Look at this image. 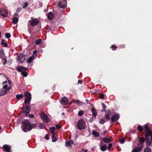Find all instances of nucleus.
Instances as JSON below:
<instances>
[{
	"instance_id": "nucleus-50",
	"label": "nucleus",
	"mask_w": 152,
	"mask_h": 152,
	"mask_svg": "<svg viewBox=\"0 0 152 152\" xmlns=\"http://www.w3.org/2000/svg\"><path fill=\"white\" fill-rule=\"evenodd\" d=\"M56 128L58 129H60L61 128V127L59 125H58L57 124L56 125Z\"/></svg>"
},
{
	"instance_id": "nucleus-51",
	"label": "nucleus",
	"mask_w": 152,
	"mask_h": 152,
	"mask_svg": "<svg viewBox=\"0 0 152 152\" xmlns=\"http://www.w3.org/2000/svg\"><path fill=\"white\" fill-rule=\"evenodd\" d=\"M3 60H4V63H3V64H4V65H5V64H6V58H3Z\"/></svg>"
},
{
	"instance_id": "nucleus-43",
	"label": "nucleus",
	"mask_w": 152,
	"mask_h": 152,
	"mask_svg": "<svg viewBox=\"0 0 152 152\" xmlns=\"http://www.w3.org/2000/svg\"><path fill=\"white\" fill-rule=\"evenodd\" d=\"M12 88V86H9V87L7 88V89L6 90L7 91V92L8 94L9 93V90Z\"/></svg>"
},
{
	"instance_id": "nucleus-62",
	"label": "nucleus",
	"mask_w": 152,
	"mask_h": 152,
	"mask_svg": "<svg viewBox=\"0 0 152 152\" xmlns=\"http://www.w3.org/2000/svg\"><path fill=\"white\" fill-rule=\"evenodd\" d=\"M106 132H107V131H104V133H104V135L106 133Z\"/></svg>"
},
{
	"instance_id": "nucleus-56",
	"label": "nucleus",
	"mask_w": 152,
	"mask_h": 152,
	"mask_svg": "<svg viewBox=\"0 0 152 152\" xmlns=\"http://www.w3.org/2000/svg\"><path fill=\"white\" fill-rule=\"evenodd\" d=\"M18 15L17 13H15L13 15V17H15L16 16H18Z\"/></svg>"
},
{
	"instance_id": "nucleus-29",
	"label": "nucleus",
	"mask_w": 152,
	"mask_h": 152,
	"mask_svg": "<svg viewBox=\"0 0 152 152\" xmlns=\"http://www.w3.org/2000/svg\"><path fill=\"white\" fill-rule=\"evenodd\" d=\"M55 128L54 127H52L50 128L49 130L50 132L52 133V134L53 133H53V132L55 131Z\"/></svg>"
},
{
	"instance_id": "nucleus-57",
	"label": "nucleus",
	"mask_w": 152,
	"mask_h": 152,
	"mask_svg": "<svg viewBox=\"0 0 152 152\" xmlns=\"http://www.w3.org/2000/svg\"><path fill=\"white\" fill-rule=\"evenodd\" d=\"M8 83L10 84H11V85H12V84L11 83V81L10 80H8Z\"/></svg>"
},
{
	"instance_id": "nucleus-35",
	"label": "nucleus",
	"mask_w": 152,
	"mask_h": 152,
	"mask_svg": "<svg viewBox=\"0 0 152 152\" xmlns=\"http://www.w3.org/2000/svg\"><path fill=\"white\" fill-rule=\"evenodd\" d=\"M42 41V40L41 39H37L36 40L35 42V43L37 45H38L39 43H41Z\"/></svg>"
},
{
	"instance_id": "nucleus-1",
	"label": "nucleus",
	"mask_w": 152,
	"mask_h": 152,
	"mask_svg": "<svg viewBox=\"0 0 152 152\" xmlns=\"http://www.w3.org/2000/svg\"><path fill=\"white\" fill-rule=\"evenodd\" d=\"M144 128L147 133L145 134L146 145L147 146H149L152 144V131L149 129L147 125H144Z\"/></svg>"
},
{
	"instance_id": "nucleus-33",
	"label": "nucleus",
	"mask_w": 152,
	"mask_h": 152,
	"mask_svg": "<svg viewBox=\"0 0 152 152\" xmlns=\"http://www.w3.org/2000/svg\"><path fill=\"white\" fill-rule=\"evenodd\" d=\"M107 149V146L106 145L102 146L101 148V150L102 151H104Z\"/></svg>"
},
{
	"instance_id": "nucleus-12",
	"label": "nucleus",
	"mask_w": 152,
	"mask_h": 152,
	"mask_svg": "<svg viewBox=\"0 0 152 152\" xmlns=\"http://www.w3.org/2000/svg\"><path fill=\"white\" fill-rule=\"evenodd\" d=\"M60 102L63 105L67 104L68 103L67 98L66 96L64 97L62 99L61 101Z\"/></svg>"
},
{
	"instance_id": "nucleus-27",
	"label": "nucleus",
	"mask_w": 152,
	"mask_h": 152,
	"mask_svg": "<svg viewBox=\"0 0 152 152\" xmlns=\"http://www.w3.org/2000/svg\"><path fill=\"white\" fill-rule=\"evenodd\" d=\"M18 19L16 17H13L12 19V21L14 24H16L18 22Z\"/></svg>"
},
{
	"instance_id": "nucleus-59",
	"label": "nucleus",
	"mask_w": 152,
	"mask_h": 152,
	"mask_svg": "<svg viewBox=\"0 0 152 152\" xmlns=\"http://www.w3.org/2000/svg\"><path fill=\"white\" fill-rule=\"evenodd\" d=\"M88 99H86V104H88Z\"/></svg>"
},
{
	"instance_id": "nucleus-61",
	"label": "nucleus",
	"mask_w": 152,
	"mask_h": 152,
	"mask_svg": "<svg viewBox=\"0 0 152 152\" xmlns=\"http://www.w3.org/2000/svg\"><path fill=\"white\" fill-rule=\"evenodd\" d=\"M37 52V50H34V54H35Z\"/></svg>"
},
{
	"instance_id": "nucleus-18",
	"label": "nucleus",
	"mask_w": 152,
	"mask_h": 152,
	"mask_svg": "<svg viewBox=\"0 0 152 152\" xmlns=\"http://www.w3.org/2000/svg\"><path fill=\"white\" fill-rule=\"evenodd\" d=\"M91 111L94 116V119H95L96 118V115L97 114V113L96 112L95 108H92L91 110Z\"/></svg>"
},
{
	"instance_id": "nucleus-31",
	"label": "nucleus",
	"mask_w": 152,
	"mask_h": 152,
	"mask_svg": "<svg viewBox=\"0 0 152 152\" xmlns=\"http://www.w3.org/2000/svg\"><path fill=\"white\" fill-rule=\"evenodd\" d=\"M151 149L149 148L146 147L144 150V152H151Z\"/></svg>"
},
{
	"instance_id": "nucleus-52",
	"label": "nucleus",
	"mask_w": 152,
	"mask_h": 152,
	"mask_svg": "<svg viewBox=\"0 0 152 152\" xmlns=\"http://www.w3.org/2000/svg\"><path fill=\"white\" fill-rule=\"evenodd\" d=\"M28 116L30 118H33L34 117V115L33 114H31L29 115Z\"/></svg>"
},
{
	"instance_id": "nucleus-30",
	"label": "nucleus",
	"mask_w": 152,
	"mask_h": 152,
	"mask_svg": "<svg viewBox=\"0 0 152 152\" xmlns=\"http://www.w3.org/2000/svg\"><path fill=\"white\" fill-rule=\"evenodd\" d=\"M74 102L75 103L78 104H83V103L80 102L79 100H73Z\"/></svg>"
},
{
	"instance_id": "nucleus-5",
	"label": "nucleus",
	"mask_w": 152,
	"mask_h": 152,
	"mask_svg": "<svg viewBox=\"0 0 152 152\" xmlns=\"http://www.w3.org/2000/svg\"><path fill=\"white\" fill-rule=\"evenodd\" d=\"M77 127L80 130L84 129L86 127V123L83 119H80L77 122Z\"/></svg>"
},
{
	"instance_id": "nucleus-37",
	"label": "nucleus",
	"mask_w": 152,
	"mask_h": 152,
	"mask_svg": "<svg viewBox=\"0 0 152 152\" xmlns=\"http://www.w3.org/2000/svg\"><path fill=\"white\" fill-rule=\"evenodd\" d=\"M83 113V110H80L78 113V115L79 116H82Z\"/></svg>"
},
{
	"instance_id": "nucleus-11",
	"label": "nucleus",
	"mask_w": 152,
	"mask_h": 152,
	"mask_svg": "<svg viewBox=\"0 0 152 152\" xmlns=\"http://www.w3.org/2000/svg\"><path fill=\"white\" fill-rule=\"evenodd\" d=\"M111 115V111L109 110H107L105 113V118L106 119L109 120L110 118V116Z\"/></svg>"
},
{
	"instance_id": "nucleus-40",
	"label": "nucleus",
	"mask_w": 152,
	"mask_h": 152,
	"mask_svg": "<svg viewBox=\"0 0 152 152\" xmlns=\"http://www.w3.org/2000/svg\"><path fill=\"white\" fill-rule=\"evenodd\" d=\"M5 37L7 38H9L10 37V33H6L5 34Z\"/></svg>"
},
{
	"instance_id": "nucleus-19",
	"label": "nucleus",
	"mask_w": 152,
	"mask_h": 152,
	"mask_svg": "<svg viewBox=\"0 0 152 152\" xmlns=\"http://www.w3.org/2000/svg\"><path fill=\"white\" fill-rule=\"evenodd\" d=\"M139 141L140 143L138 144V146L142 145L145 141V139L143 137H141L140 138Z\"/></svg>"
},
{
	"instance_id": "nucleus-22",
	"label": "nucleus",
	"mask_w": 152,
	"mask_h": 152,
	"mask_svg": "<svg viewBox=\"0 0 152 152\" xmlns=\"http://www.w3.org/2000/svg\"><path fill=\"white\" fill-rule=\"evenodd\" d=\"M103 141L105 143H108L111 142V140L110 138L104 137L102 139Z\"/></svg>"
},
{
	"instance_id": "nucleus-28",
	"label": "nucleus",
	"mask_w": 152,
	"mask_h": 152,
	"mask_svg": "<svg viewBox=\"0 0 152 152\" xmlns=\"http://www.w3.org/2000/svg\"><path fill=\"white\" fill-rule=\"evenodd\" d=\"M23 97V96L22 94H17L16 95V98L18 99H21Z\"/></svg>"
},
{
	"instance_id": "nucleus-2",
	"label": "nucleus",
	"mask_w": 152,
	"mask_h": 152,
	"mask_svg": "<svg viewBox=\"0 0 152 152\" xmlns=\"http://www.w3.org/2000/svg\"><path fill=\"white\" fill-rule=\"evenodd\" d=\"M21 128L24 132H27L30 131L33 128H35L37 126V125L36 124H31L28 120H24L21 123Z\"/></svg>"
},
{
	"instance_id": "nucleus-60",
	"label": "nucleus",
	"mask_w": 152,
	"mask_h": 152,
	"mask_svg": "<svg viewBox=\"0 0 152 152\" xmlns=\"http://www.w3.org/2000/svg\"><path fill=\"white\" fill-rule=\"evenodd\" d=\"M82 82V81L81 80H79L78 81V83H81Z\"/></svg>"
},
{
	"instance_id": "nucleus-41",
	"label": "nucleus",
	"mask_w": 152,
	"mask_h": 152,
	"mask_svg": "<svg viewBox=\"0 0 152 152\" xmlns=\"http://www.w3.org/2000/svg\"><path fill=\"white\" fill-rule=\"evenodd\" d=\"M138 129L139 131L141 132L143 130V128L141 126H138Z\"/></svg>"
},
{
	"instance_id": "nucleus-54",
	"label": "nucleus",
	"mask_w": 152,
	"mask_h": 152,
	"mask_svg": "<svg viewBox=\"0 0 152 152\" xmlns=\"http://www.w3.org/2000/svg\"><path fill=\"white\" fill-rule=\"evenodd\" d=\"M112 50H115L116 49V46H112Z\"/></svg>"
},
{
	"instance_id": "nucleus-45",
	"label": "nucleus",
	"mask_w": 152,
	"mask_h": 152,
	"mask_svg": "<svg viewBox=\"0 0 152 152\" xmlns=\"http://www.w3.org/2000/svg\"><path fill=\"white\" fill-rule=\"evenodd\" d=\"M22 8H18L16 10V11L18 12H19L21 10Z\"/></svg>"
},
{
	"instance_id": "nucleus-58",
	"label": "nucleus",
	"mask_w": 152,
	"mask_h": 152,
	"mask_svg": "<svg viewBox=\"0 0 152 152\" xmlns=\"http://www.w3.org/2000/svg\"><path fill=\"white\" fill-rule=\"evenodd\" d=\"M7 83V81H4L3 82L2 84H4L5 83Z\"/></svg>"
},
{
	"instance_id": "nucleus-16",
	"label": "nucleus",
	"mask_w": 152,
	"mask_h": 152,
	"mask_svg": "<svg viewBox=\"0 0 152 152\" xmlns=\"http://www.w3.org/2000/svg\"><path fill=\"white\" fill-rule=\"evenodd\" d=\"M142 146H143L142 145L141 146H138L137 148H134L132 152H139L142 150Z\"/></svg>"
},
{
	"instance_id": "nucleus-55",
	"label": "nucleus",
	"mask_w": 152,
	"mask_h": 152,
	"mask_svg": "<svg viewBox=\"0 0 152 152\" xmlns=\"http://www.w3.org/2000/svg\"><path fill=\"white\" fill-rule=\"evenodd\" d=\"M48 134H46L45 136L44 137L47 140H48Z\"/></svg>"
},
{
	"instance_id": "nucleus-48",
	"label": "nucleus",
	"mask_w": 152,
	"mask_h": 152,
	"mask_svg": "<svg viewBox=\"0 0 152 152\" xmlns=\"http://www.w3.org/2000/svg\"><path fill=\"white\" fill-rule=\"evenodd\" d=\"M112 146V144L110 143L109 144L108 147V150L110 149V148H111Z\"/></svg>"
},
{
	"instance_id": "nucleus-44",
	"label": "nucleus",
	"mask_w": 152,
	"mask_h": 152,
	"mask_svg": "<svg viewBox=\"0 0 152 152\" xmlns=\"http://www.w3.org/2000/svg\"><path fill=\"white\" fill-rule=\"evenodd\" d=\"M4 55V53L3 51H0V56H3Z\"/></svg>"
},
{
	"instance_id": "nucleus-23",
	"label": "nucleus",
	"mask_w": 152,
	"mask_h": 152,
	"mask_svg": "<svg viewBox=\"0 0 152 152\" xmlns=\"http://www.w3.org/2000/svg\"><path fill=\"white\" fill-rule=\"evenodd\" d=\"M34 58V55H32L31 57H29L28 59L27 60V62L28 63H31L32 61Z\"/></svg>"
},
{
	"instance_id": "nucleus-8",
	"label": "nucleus",
	"mask_w": 152,
	"mask_h": 152,
	"mask_svg": "<svg viewBox=\"0 0 152 152\" xmlns=\"http://www.w3.org/2000/svg\"><path fill=\"white\" fill-rule=\"evenodd\" d=\"M41 117L44 121L48 123L50 121V118L48 117L46 115L42 114L41 115Z\"/></svg>"
},
{
	"instance_id": "nucleus-49",
	"label": "nucleus",
	"mask_w": 152,
	"mask_h": 152,
	"mask_svg": "<svg viewBox=\"0 0 152 152\" xmlns=\"http://www.w3.org/2000/svg\"><path fill=\"white\" fill-rule=\"evenodd\" d=\"M8 85H5L3 87V89H7Z\"/></svg>"
},
{
	"instance_id": "nucleus-25",
	"label": "nucleus",
	"mask_w": 152,
	"mask_h": 152,
	"mask_svg": "<svg viewBox=\"0 0 152 152\" xmlns=\"http://www.w3.org/2000/svg\"><path fill=\"white\" fill-rule=\"evenodd\" d=\"M92 134L95 137H98L99 136V133L94 130L92 131Z\"/></svg>"
},
{
	"instance_id": "nucleus-9",
	"label": "nucleus",
	"mask_w": 152,
	"mask_h": 152,
	"mask_svg": "<svg viewBox=\"0 0 152 152\" xmlns=\"http://www.w3.org/2000/svg\"><path fill=\"white\" fill-rule=\"evenodd\" d=\"M18 60L21 63L24 62L25 60V56L23 54H19L18 56Z\"/></svg>"
},
{
	"instance_id": "nucleus-38",
	"label": "nucleus",
	"mask_w": 152,
	"mask_h": 152,
	"mask_svg": "<svg viewBox=\"0 0 152 152\" xmlns=\"http://www.w3.org/2000/svg\"><path fill=\"white\" fill-rule=\"evenodd\" d=\"M120 142L121 143L123 144L124 143L125 141V139L124 138H122L121 139H120Z\"/></svg>"
},
{
	"instance_id": "nucleus-46",
	"label": "nucleus",
	"mask_w": 152,
	"mask_h": 152,
	"mask_svg": "<svg viewBox=\"0 0 152 152\" xmlns=\"http://www.w3.org/2000/svg\"><path fill=\"white\" fill-rule=\"evenodd\" d=\"M104 97V95L102 94H100V98L101 99H103Z\"/></svg>"
},
{
	"instance_id": "nucleus-26",
	"label": "nucleus",
	"mask_w": 152,
	"mask_h": 152,
	"mask_svg": "<svg viewBox=\"0 0 152 152\" xmlns=\"http://www.w3.org/2000/svg\"><path fill=\"white\" fill-rule=\"evenodd\" d=\"M1 44L4 45V46L7 47V42H5V40L4 39H2L1 41Z\"/></svg>"
},
{
	"instance_id": "nucleus-24",
	"label": "nucleus",
	"mask_w": 152,
	"mask_h": 152,
	"mask_svg": "<svg viewBox=\"0 0 152 152\" xmlns=\"http://www.w3.org/2000/svg\"><path fill=\"white\" fill-rule=\"evenodd\" d=\"M52 135V142H56L57 140V138L55 136L54 133Z\"/></svg>"
},
{
	"instance_id": "nucleus-4",
	"label": "nucleus",
	"mask_w": 152,
	"mask_h": 152,
	"mask_svg": "<svg viewBox=\"0 0 152 152\" xmlns=\"http://www.w3.org/2000/svg\"><path fill=\"white\" fill-rule=\"evenodd\" d=\"M17 68L18 72H21V74L23 76L26 77L27 76V73L25 71L28 70V68L23 66H18Z\"/></svg>"
},
{
	"instance_id": "nucleus-10",
	"label": "nucleus",
	"mask_w": 152,
	"mask_h": 152,
	"mask_svg": "<svg viewBox=\"0 0 152 152\" xmlns=\"http://www.w3.org/2000/svg\"><path fill=\"white\" fill-rule=\"evenodd\" d=\"M39 22V20L37 18H34L32 19L30 22L31 26H34L37 25Z\"/></svg>"
},
{
	"instance_id": "nucleus-32",
	"label": "nucleus",
	"mask_w": 152,
	"mask_h": 152,
	"mask_svg": "<svg viewBox=\"0 0 152 152\" xmlns=\"http://www.w3.org/2000/svg\"><path fill=\"white\" fill-rule=\"evenodd\" d=\"M7 77L4 74L2 73L0 74V79H3L4 78H7Z\"/></svg>"
},
{
	"instance_id": "nucleus-7",
	"label": "nucleus",
	"mask_w": 152,
	"mask_h": 152,
	"mask_svg": "<svg viewBox=\"0 0 152 152\" xmlns=\"http://www.w3.org/2000/svg\"><path fill=\"white\" fill-rule=\"evenodd\" d=\"M8 12L5 9H2L0 10V15H1L4 18L7 17Z\"/></svg>"
},
{
	"instance_id": "nucleus-42",
	"label": "nucleus",
	"mask_w": 152,
	"mask_h": 152,
	"mask_svg": "<svg viewBox=\"0 0 152 152\" xmlns=\"http://www.w3.org/2000/svg\"><path fill=\"white\" fill-rule=\"evenodd\" d=\"M99 123L103 124L105 122V121L104 120L102 119L99 121Z\"/></svg>"
},
{
	"instance_id": "nucleus-20",
	"label": "nucleus",
	"mask_w": 152,
	"mask_h": 152,
	"mask_svg": "<svg viewBox=\"0 0 152 152\" xmlns=\"http://www.w3.org/2000/svg\"><path fill=\"white\" fill-rule=\"evenodd\" d=\"M53 13L51 12H49L48 15V18L50 20H53Z\"/></svg>"
},
{
	"instance_id": "nucleus-15",
	"label": "nucleus",
	"mask_w": 152,
	"mask_h": 152,
	"mask_svg": "<svg viewBox=\"0 0 152 152\" xmlns=\"http://www.w3.org/2000/svg\"><path fill=\"white\" fill-rule=\"evenodd\" d=\"M66 1H64L62 2L61 1H60L58 3V5L59 6L60 8H65L66 6V4H65Z\"/></svg>"
},
{
	"instance_id": "nucleus-39",
	"label": "nucleus",
	"mask_w": 152,
	"mask_h": 152,
	"mask_svg": "<svg viewBox=\"0 0 152 152\" xmlns=\"http://www.w3.org/2000/svg\"><path fill=\"white\" fill-rule=\"evenodd\" d=\"M28 6V4L27 2H25L24 3V5L23 6V9L26 8Z\"/></svg>"
},
{
	"instance_id": "nucleus-14",
	"label": "nucleus",
	"mask_w": 152,
	"mask_h": 152,
	"mask_svg": "<svg viewBox=\"0 0 152 152\" xmlns=\"http://www.w3.org/2000/svg\"><path fill=\"white\" fill-rule=\"evenodd\" d=\"M119 116L117 114H115L113 116L111 122H113L117 121L119 118Z\"/></svg>"
},
{
	"instance_id": "nucleus-13",
	"label": "nucleus",
	"mask_w": 152,
	"mask_h": 152,
	"mask_svg": "<svg viewBox=\"0 0 152 152\" xmlns=\"http://www.w3.org/2000/svg\"><path fill=\"white\" fill-rule=\"evenodd\" d=\"M3 148L6 152H11V147L10 145H3Z\"/></svg>"
},
{
	"instance_id": "nucleus-6",
	"label": "nucleus",
	"mask_w": 152,
	"mask_h": 152,
	"mask_svg": "<svg viewBox=\"0 0 152 152\" xmlns=\"http://www.w3.org/2000/svg\"><path fill=\"white\" fill-rule=\"evenodd\" d=\"M30 110V107L28 106V105H26V106L23 107L21 112L26 113V115H25L26 116L29 113Z\"/></svg>"
},
{
	"instance_id": "nucleus-53",
	"label": "nucleus",
	"mask_w": 152,
	"mask_h": 152,
	"mask_svg": "<svg viewBox=\"0 0 152 152\" xmlns=\"http://www.w3.org/2000/svg\"><path fill=\"white\" fill-rule=\"evenodd\" d=\"M88 151V150L86 149H84L83 148L82 149V151H83V152H87Z\"/></svg>"
},
{
	"instance_id": "nucleus-64",
	"label": "nucleus",
	"mask_w": 152,
	"mask_h": 152,
	"mask_svg": "<svg viewBox=\"0 0 152 152\" xmlns=\"http://www.w3.org/2000/svg\"><path fill=\"white\" fill-rule=\"evenodd\" d=\"M1 31H0V38L1 37Z\"/></svg>"
},
{
	"instance_id": "nucleus-36",
	"label": "nucleus",
	"mask_w": 152,
	"mask_h": 152,
	"mask_svg": "<svg viewBox=\"0 0 152 152\" xmlns=\"http://www.w3.org/2000/svg\"><path fill=\"white\" fill-rule=\"evenodd\" d=\"M39 127L40 129H43L45 127V126L44 124H43L42 123H40L39 124Z\"/></svg>"
},
{
	"instance_id": "nucleus-63",
	"label": "nucleus",
	"mask_w": 152,
	"mask_h": 152,
	"mask_svg": "<svg viewBox=\"0 0 152 152\" xmlns=\"http://www.w3.org/2000/svg\"><path fill=\"white\" fill-rule=\"evenodd\" d=\"M62 114V115H64V112H63V113H62V114Z\"/></svg>"
},
{
	"instance_id": "nucleus-3",
	"label": "nucleus",
	"mask_w": 152,
	"mask_h": 152,
	"mask_svg": "<svg viewBox=\"0 0 152 152\" xmlns=\"http://www.w3.org/2000/svg\"><path fill=\"white\" fill-rule=\"evenodd\" d=\"M24 96L25 100L24 103L26 105H28L30 104L31 99V94L29 92H26L24 93Z\"/></svg>"
},
{
	"instance_id": "nucleus-21",
	"label": "nucleus",
	"mask_w": 152,
	"mask_h": 152,
	"mask_svg": "<svg viewBox=\"0 0 152 152\" xmlns=\"http://www.w3.org/2000/svg\"><path fill=\"white\" fill-rule=\"evenodd\" d=\"M7 94L8 93L6 90H4L2 89H1L0 91V96H2L4 94Z\"/></svg>"
},
{
	"instance_id": "nucleus-17",
	"label": "nucleus",
	"mask_w": 152,
	"mask_h": 152,
	"mask_svg": "<svg viewBox=\"0 0 152 152\" xmlns=\"http://www.w3.org/2000/svg\"><path fill=\"white\" fill-rule=\"evenodd\" d=\"M74 142L72 140H69L66 142L65 144V146L66 147H68L71 146L72 144H73Z\"/></svg>"
},
{
	"instance_id": "nucleus-47",
	"label": "nucleus",
	"mask_w": 152,
	"mask_h": 152,
	"mask_svg": "<svg viewBox=\"0 0 152 152\" xmlns=\"http://www.w3.org/2000/svg\"><path fill=\"white\" fill-rule=\"evenodd\" d=\"M94 118V116H93L90 119L89 121L90 122H92L94 119H95Z\"/></svg>"
},
{
	"instance_id": "nucleus-34",
	"label": "nucleus",
	"mask_w": 152,
	"mask_h": 152,
	"mask_svg": "<svg viewBox=\"0 0 152 152\" xmlns=\"http://www.w3.org/2000/svg\"><path fill=\"white\" fill-rule=\"evenodd\" d=\"M102 106H103V108L102 110H101V111L102 112L105 111L106 106L103 103H102Z\"/></svg>"
}]
</instances>
